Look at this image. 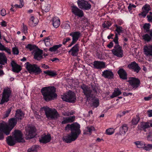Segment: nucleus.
<instances>
[{
    "label": "nucleus",
    "mask_w": 152,
    "mask_h": 152,
    "mask_svg": "<svg viewBox=\"0 0 152 152\" xmlns=\"http://www.w3.org/2000/svg\"><path fill=\"white\" fill-rule=\"evenodd\" d=\"M18 120L15 118H11L9 120L8 124L4 121L1 123L4 125V126L7 130V133L10 134L11 131L16 125Z\"/></svg>",
    "instance_id": "obj_6"
},
{
    "label": "nucleus",
    "mask_w": 152,
    "mask_h": 152,
    "mask_svg": "<svg viewBox=\"0 0 152 152\" xmlns=\"http://www.w3.org/2000/svg\"><path fill=\"white\" fill-rule=\"evenodd\" d=\"M28 28L27 26L23 24V31L24 34L27 33Z\"/></svg>",
    "instance_id": "obj_56"
},
{
    "label": "nucleus",
    "mask_w": 152,
    "mask_h": 152,
    "mask_svg": "<svg viewBox=\"0 0 152 152\" xmlns=\"http://www.w3.org/2000/svg\"><path fill=\"white\" fill-rule=\"evenodd\" d=\"M44 99L49 102L56 99L57 96L56 93V88L54 86L46 87L43 88L41 90Z\"/></svg>",
    "instance_id": "obj_2"
},
{
    "label": "nucleus",
    "mask_w": 152,
    "mask_h": 152,
    "mask_svg": "<svg viewBox=\"0 0 152 152\" xmlns=\"http://www.w3.org/2000/svg\"><path fill=\"white\" fill-rule=\"evenodd\" d=\"M127 81L129 83L133 88L135 89L140 86V81L138 79L134 77L129 78V80Z\"/></svg>",
    "instance_id": "obj_14"
},
{
    "label": "nucleus",
    "mask_w": 152,
    "mask_h": 152,
    "mask_svg": "<svg viewBox=\"0 0 152 152\" xmlns=\"http://www.w3.org/2000/svg\"><path fill=\"white\" fill-rule=\"evenodd\" d=\"M143 149L146 151H150L152 149V144H148L144 147Z\"/></svg>",
    "instance_id": "obj_51"
},
{
    "label": "nucleus",
    "mask_w": 152,
    "mask_h": 152,
    "mask_svg": "<svg viewBox=\"0 0 152 152\" xmlns=\"http://www.w3.org/2000/svg\"><path fill=\"white\" fill-rule=\"evenodd\" d=\"M127 67L130 69L132 70V71L137 73H138L141 69V68L139 66L138 64L135 61L129 64Z\"/></svg>",
    "instance_id": "obj_15"
},
{
    "label": "nucleus",
    "mask_w": 152,
    "mask_h": 152,
    "mask_svg": "<svg viewBox=\"0 0 152 152\" xmlns=\"http://www.w3.org/2000/svg\"><path fill=\"white\" fill-rule=\"evenodd\" d=\"M35 46L32 45L30 44H29L26 46V48L29 49L30 51H31L34 48Z\"/></svg>",
    "instance_id": "obj_53"
},
{
    "label": "nucleus",
    "mask_w": 152,
    "mask_h": 152,
    "mask_svg": "<svg viewBox=\"0 0 152 152\" xmlns=\"http://www.w3.org/2000/svg\"><path fill=\"white\" fill-rule=\"evenodd\" d=\"M150 127V123L148 122H142L140 123V126H138V129L140 130H143L146 132V129Z\"/></svg>",
    "instance_id": "obj_26"
},
{
    "label": "nucleus",
    "mask_w": 152,
    "mask_h": 152,
    "mask_svg": "<svg viewBox=\"0 0 152 152\" xmlns=\"http://www.w3.org/2000/svg\"><path fill=\"white\" fill-rule=\"evenodd\" d=\"M12 107H10V108H8L6 111V113L4 115V118H5L8 117L11 111L12 110Z\"/></svg>",
    "instance_id": "obj_48"
},
{
    "label": "nucleus",
    "mask_w": 152,
    "mask_h": 152,
    "mask_svg": "<svg viewBox=\"0 0 152 152\" xmlns=\"http://www.w3.org/2000/svg\"><path fill=\"white\" fill-rule=\"evenodd\" d=\"M12 135L18 142H25V140L23 137V134L19 130H15L12 132Z\"/></svg>",
    "instance_id": "obj_12"
},
{
    "label": "nucleus",
    "mask_w": 152,
    "mask_h": 152,
    "mask_svg": "<svg viewBox=\"0 0 152 152\" xmlns=\"http://www.w3.org/2000/svg\"><path fill=\"white\" fill-rule=\"evenodd\" d=\"M148 113L149 117H151L152 116V110L148 111Z\"/></svg>",
    "instance_id": "obj_64"
},
{
    "label": "nucleus",
    "mask_w": 152,
    "mask_h": 152,
    "mask_svg": "<svg viewBox=\"0 0 152 152\" xmlns=\"http://www.w3.org/2000/svg\"><path fill=\"white\" fill-rule=\"evenodd\" d=\"M61 98L64 101L74 103L76 100L75 93L70 91L61 96Z\"/></svg>",
    "instance_id": "obj_5"
},
{
    "label": "nucleus",
    "mask_w": 152,
    "mask_h": 152,
    "mask_svg": "<svg viewBox=\"0 0 152 152\" xmlns=\"http://www.w3.org/2000/svg\"><path fill=\"white\" fill-rule=\"evenodd\" d=\"M92 90L90 87L84 84L80 86V88L83 90V93L87 98V100H90L91 97H92L93 95L96 94L98 89L97 86L94 85H91Z\"/></svg>",
    "instance_id": "obj_3"
},
{
    "label": "nucleus",
    "mask_w": 152,
    "mask_h": 152,
    "mask_svg": "<svg viewBox=\"0 0 152 152\" xmlns=\"http://www.w3.org/2000/svg\"><path fill=\"white\" fill-rule=\"evenodd\" d=\"M12 67V71L16 73H18L21 69V66L16 64L14 61H12L11 63Z\"/></svg>",
    "instance_id": "obj_21"
},
{
    "label": "nucleus",
    "mask_w": 152,
    "mask_h": 152,
    "mask_svg": "<svg viewBox=\"0 0 152 152\" xmlns=\"http://www.w3.org/2000/svg\"><path fill=\"white\" fill-rule=\"evenodd\" d=\"M79 48V45L77 44L71 48L68 52L71 53V54L73 56H76L78 54Z\"/></svg>",
    "instance_id": "obj_18"
},
{
    "label": "nucleus",
    "mask_w": 152,
    "mask_h": 152,
    "mask_svg": "<svg viewBox=\"0 0 152 152\" xmlns=\"http://www.w3.org/2000/svg\"><path fill=\"white\" fill-rule=\"evenodd\" d=\"M62 45L59 44L54 45L53 47L50 48L49 49V51L51 52L56 51L58 48L61 47Z\"/></svg>",
    "instance_id": "obj_42"
},
{
    "label": "nucleus",
    "mask_w": 152,
    "mask_h": 152,
    "mask_svg": "<svg viewBox=\"0 0 152 152\" xmlns=\"http://www.w3.org/2000/svg\"><path fill=\"white\" fill-rule=\"evenodd\" d=\"M115 44V46L117 45H119L118 42V37L117 33H115V38L113 40Z\"/></svg>",
    "instance_id": "obj_50"
},
{
    "label": "nucleus",
    "mask_w": 152,
    "mask_h": 152,
    "mask_svg": "<svg viewBox=\"0 0 152 152\" xmlns=\"http://www.w3.org/2000/svg\"><path fill=\"white\" fill-rule=\"evenodd\" d=\"M147 140L149 141H152V135L148 134L147 137Z\"/></svg>",
    "instance_id": "obj_61"
},
{
    "label": "nucleus",
    "mask_w": 152,
    "mask_h": 152,
    "mask_svg": "<svg viewBox=\"0 0 152 152\" xmlns=\"http://www.w3.org/2000/svg\"><path fill=\"white\" fill-rule=\"evenodd\" d=\"M95 129L92 126H88L84 130V134H91L92 132Z\"/></svg>",
    "instance_id": "obj_32"
},
{
    "label": "nucleus",
    "mask_w": 152,
    "mask_h": 152,
    "mask_svg": "<svg viewBox=\"0 0 152 152\" xmlns=\"http://www.w3.org/2000/svg\"><path fill=\"white\" fill-rule=\"evenodd\" d=\"M140 120V118L139 116L137 115L136 117L132 119V123L134 125H136L137 124Z\"/></svg>",
    "instance_id": "obj_46"
},
{
    "label": "nucleus",
    "mask_w": 152,
    "mask_h": 152,
    "mask_svg": "<svg viewBox=\"0 0 152 152\" xmlns=\"http://www.w3.org/2000/svg\"><path fill=\"white\" fill-rule=\"evenodd\" d=\"M136 6L134 4H132L130 3L129 4V6L128 7V9L129 11H130L132 10V8H135Z\"/></svg>",
    "instance_id": "obj_55"
},
{
    "label": "nucleus",
    "mask_w": 152,
    "mask_h": 152,
    "mask_svg": "<svg viewBox=\"0 0 152 152\" xmlns=\"http://www.w3.org/2000/svg\"><path fill=\"white\" fill-rule=\"evenodd\" d=\"M114 132V129L112 128L108 129L106 130V132L107 134L110 135L113 134Z\"/></svg>",
    "instance_id": "obj_49"
},
{
    "label": "nucleus",
    "mask_w": 152,
    "mask_h": 152,
    "mask_svg": "<svg viewBox=\"0 0 152 152\" xmlns=\"http://www.w3.org/2000/svg\"><path fill=\"white\" fill-rule=\"evenodd\" d=\"M140 142L139 141H137L134 142L135 144L137 145V147L139 148H142V146H140Z\"/></svg>",
    "instance_id": "obj_62"
},
{
    "label": "nucleus",
    "mask_w": 152,
    "mask_h": 152,
    "mask_svg": "<svg viewBox=\"0 0 152 152\" xmlns=\"http://www.w3.org/2000/svg\"><path fill=\"white\" fill-rule=\"evenodd\" d=\"M51 140V136L50 134L42 136L39 138V141L41 143H46L49 142Z\"/></svg>",
    "instance_id": "obj_25"
},
{
    "label": "nucleus",
    "mask_w": 152,
    "mask_h": 152,
    "mask_svg": "<svg viewBox=\"0 0 152 152\" xmlns=\"http://www.w3.org/2000/svg\"><path fill=\"white\" fill-rule=\"evenodd\" d=\"M117 73L121 79L124 80L127 79V72L123 69H119Z\"/></svg>",
    "instance_id": "obj_24"
},
{
    "label": "nucleus",
    "mask_w": 152,
    "mask_h": 152,
    "mask_svg": "<svg viewBox=\"0 0 152 152\" xmlns=\"http://www.w3.org/2000/svg\"><path fill=\"white\" fill-rule=\"evenodd\" d=\"M24 114L20 109H18L16 111L15 118L17 120H21L23 118Z\"/></svg>",
    "instance_id": "obj_27"
},
{
    "label": "nucleus",
    "mask_w": 152,
    "mask_h": 152,
    "mask_svg": "<svg viewBox=\"0 0 152 152\" xmlns=\"http://www.w3.org/2000/svg\"><path fill=\"white\" fill-rule=\"evenodd\" d=\"M26 68L28 71L30 73L34 72L36 75H38L42 72L41 69L37 64H31L28 62L25 63Z\"/></svg>",
    "instance_id": "obj_7"
},
{
    "label": "nucleus",
    "mask_w": 152,
    "mask_h": 152,
    "mask_svg": "<svg viewBox=\"0 0 152 152\" xmlns=\"http://www.w3.org/2000/svg\"><path fill=\"white\" fill-rule=\"evenodd\" d=\"M114 26L116 27L115 31L117 32L116 33H117L118 35H120V33L123 32V30L122 27L118 26L116 24L114 25Z\"/></svg>",
    "instance_id": "obj_40"
},
{
    "label": "nucleus",
    "mask_w": 152,
    "mask_h": 152,
    "mask_svg": "<svg viewBox=\"0 0 152 152\" xmlns=\"http://www.w3.org/2000/svg\"><path fill=\"white\" fill-rule=\"evenodd\" d=\"M150 24L149 23H145L143 25V28L145 30V32H149Z\"/></svg>",
    "instance_id": "obj_44"
},
{
    "label": "nucleus",
    "mask_w": 152,
    "mask_h": 152,
    "mask_svg": "<svg viewBox=\"0 0 152 152\" xmlns=\"http://www.w3.org/2000/svg\"><path fill=\"white\" fill-rule=\"evenodd\" d=\"M69 35L72 37V41L68 47H71L76 43L81 36V34L80 31L72 32L69 34Z\"/></svg>",
    "instance_id": "obj_13"
},
{
    "label": "nucleus",
    "mask_w": 152,
    "mask_h": 152,
    "mask_svg": "<svg viewBox=\"0 0 152 152\" xmlns=\"http://www.w3.org/2000/svg\"><path fill=\"white\" fill-rule=\"evenodd\" d=\"M37 22V19L35 18L33 16H32L30 19L29 24L31 26H34L36 25Z\"/></svg>",
    "instance_id": "obj_34"
},
{
    "label": "nucleus",
    "mask_w": 152,
    "mask_h": 152,
    "mask_svg": "<svg viewBox=\"0 0 152 152\" xmlns=\"http://www.w3.org/2000/svg\"><path fill=\"white\" fill-rule=\"evenodd\" d=\"M44 72L51 77H54L57 75L56 72L54 71L48 70L44 71Z\"/></svg>",
    "instance_id": "obj_41"
},
{
    "label": "nucleus",
    "mask_w": 152,
    "mask_h": 152,
    "mask_svg": "<svg viewBox=\"0 0 152 152\" xmlns=\"http://www.w3.org/2000/svg\"><path fill=\"white\" fill-rule=\"evenodd\" d=\"M45 111L47 118L52 119H57L59 117V115L55 109H52L47 107H44L42 108Z\"/></svg>",
    "instance_id": "obj_4"
},
{
    "label": "nucleus",
    "mask_w": 152,
    "mask_h": 152,
    "mask_svg": "<svg viewBox=\"0 0 152 152\" xmlns=\"http://www.w3.org/2000/svg\"><path fill=\"white\" fill-rule=\"evenodd\" d=\"M72 12L75 15L80 18L82 17L84 15L83 12L75 5L71 6Z\"/></svg>",
    "instance_id": "obj_16"
},
{
    "label": "nucleus",
    "mask_w": 152,
    "mask_h": 152,
    "mask_svg": "<svg viewBox=\"0 0 152 152\" xmlns=\"http://www.w3.org/2000/svg\"><path fill=\"white\" fill-rule=\"evenodd\" d=\"M93 65L94 68L97 69H101L105 67V64L103 61H94Z\"/></svg>",
    "instance_id": "obj_20"
},
{
    "label": "nucleus",
    "mask_w": 152,
    "mask_h": 152,
    "mask_svg": "<svg viewBox=\"0 0 152 152\" xmlns=\"http://www.w3.org/2000/svg\"><path fill=\"white\" fill-rule=\"evenodd\" d=\"M7 130L4 126L3 124L0 123V140H3L4 138V134L8 135L10 134H7Z\"/></svg>",
    "instance_id": "obj_19"
},
{
    "label": "nucleus",
    "mask_w": 152,
    "mask_h": 152,
    "mask_svg": "<svg viewBox=\"0 0 152 152\" xmlns=\"http://www.w3.org/2000/svg\"><path fill=\"white\" fill-rule=\"evenodd\" d=\"M7 63V58L3 53H0V64L5 65Z\"/></svg>",
    "instance_id": "obj_31"
},
{
    "label": "nucleus",
    "mask_w": 152,
    "mask_h": 152,
    "mask_svg": "<svg viewBox=\"0 0 152 152\" xmlns=\"http://www.w3.org/2000/svg\"><path fill=\"white\" fill-rule=\"evenodd\" d=\"M148 22L152 23V16L148 15L147 16Z\"/></svg>",
    "instance_id": "obj_60"
},
{
    "label": "nucleus",
    "mask_w": 152,
    "mask_h": 152,
    "mask_svg": "<svg viewBox=\"0 0 152 152\" xmlns=\"http://www.w3.org/2000/svg\"><path fill=\"white\" fill-rule=\"evenodd\" d=\"M151 10V7L149 5L146 4L142 8V12L139 14V15H142L143 18H145L147 14Z\"/></svg>",
    "instance_id": "obj_17"
},
{
    "label": "nucleus",
    "mask_w": 152,
    "mask_h": 152,
    "mask_svg": "<svg viewBox=\"0 0 152 152\" xmlns=\"http://www.w3.org/2000/svg\"><path fill=\"white\" fill-rule=\"evenodd\" d=\"M75 117L73 116L69 117H63V120L61 122L62 124H65L73 122L75 119Z\"/></svg>",
    "instance_id": "obj_28"
},
{
    "label": "nucleus",
    "mask_w": 152,
    "mask_h": 152,
    "mask_svg": "<svg viewBox=\"0 0 152 152\" xmlns=\"http://www.w3.org/2000/svg\"><path fill=\"white\" fill-rule=\"evenodd\" d=\"M62 28L65 29H69L70 28V26L68 23H64L62 24Z\"/></svg>",
    "instance_id": "obj_52"
},
{
    "label": "nucleus",
    "mask_w": 152,
    "mask_h": 152,
    "mask_svg": "<svg viewBox=\"0 0 152 152\" xmlns=\"http://www.w3.org/2000/svg\"><path fill=\"white\" fill-rule=\"evenodd\" d=\"M12 94L10 88H7L4 89L2 93V96L0 104H2L9 100V98Z\"/></svg>",
    "instance_id": "obj_8"
},
{
    "label": "nucleus",
    "mask_w": 152,
    "mask_h": 152,
    "mask_svg": "<svg viewBox=\"0 0 152 152\" xmlns=\"http://www.w3.org/2000/svg\"><path fill=\"white\" fill-rule=\"evenodd\" d=\"M14 6L16 8H21L23 6V4L18 5L15 4L14 5Z\"/></svg>",
    "instance_id": "obj_63"
},
{
    "label": "nucleus",
    "mask_w": 152,
    "mask_h": 152,
    "mask_svg": "<svg viewBox=\"0 0 152 152\" xmlns=\"http://www.w3.org/2000/svg\"><path fill=\"white\" fill-rule=\"evenodd\" d=\"M121 91L118 88H115L113 92L110 97L111 98H113L121 94Z\"/></svg>",
    "instance_id": "obj_35"
},
{
    "label": "nucleus",
    "mask_w": 152,
    "mask_h": 152,
    "mask_svg": "<svg viewBox=\"0 0 152 152\" xmlns=\"http://www.w3.org/2000/svg\"><path fill=\"white\" fill-rule=\"evenodd\" d=\"M6 141L7 144L11 146L14 145L16 142H18L14 137L11 136L7 137Z\"/></svg>",
    "instance_id": "obj_23"
},
{
    "label": "nucleus",
    "mask_w": 152,
    "mask_h": 152,
    "mask_svg": "<svg viewBox=\"0 0 152 152\" xmlns=\"http://www.w3.org/2000/svg\"><path fill=\"white\" fill-rule=\"evenodd\" d=\"M50 7L51 5L50 4L45 3L42 4V9L43 11H44L45 12H47L50 10Z\"/></svg>",
    "instance_id": "obj_37"
},
{
    "label": "nucleus",
    "mask_w": 152,
    "mask_h": 152,
    "mask_svg": "<svg viewBox=\"0 0 152 152\" xmlns=\"http://www.w3.org/2000/svg\"><path fill=\"white\" fill-rule=\"evenodd\" d=\"M3 50L5 51L9 54H11V50L10 49L8 48H6L5 47L4 48V50Z\"/></svg>",
    "instance_id": "obj_57"
},
{
    "label": "nucleus",
    "mask_w": 152,
    "mask_h": 152,
    "mask_svg": "<svg viewBox=\"0 0 152 152\" xmlns=\"http://www.w3.org/2000/svg\"><path fill=\"white\" fill-rule=\"evenodd\" d=\"M26 138L27 140L33 138L36 135V129L35 126L29 125L26 130Z\"/></svg>",
    "instance_id": "obj_9"
},
{
    "label": "nucleus",
    "mask_w": 152,
    "mask_h": 152,
    "mask_svg": "<svg viewBox=\"0 0 152 152\" xmlns=\"http://www.w3.org/2000/svg\"><path fill=\"white\" fill-rule=\"evenodd\" d=\"M80 127V125L76 123L67 124L65 127V130H70L71 132L64 136L62 138L63 140L67 143L75 141L81 133Z\"/></svg>",
    "instance_id": "obj_1"
},
{
    "label": "nucleus",
    "mask_w": 152,
    "mask_h": 152,
    "mask_svg": "<svg viewBox=\"0 0 152 152\" xmlns=\"http://www.w3.org/2000/svg\"><path fill=\"white\" fill-rule=\"evenodd\" d=\"M12 52L14 54L18 55L19 53V51L18 49L16 47L12 48Z\"/></svg>",
    "instance_id": "obj_54"
},
{
    "label": "nucleus",
    "mask_w": 152,
    "mask_h": 152,
    "mask_svg": "<svg viewBox=\"0 0 152 152\" xmlns=\"http://www.w3.org/2000/svg\"><path fill=\"white\" fill-rule=\"evenodd\" d=\"M39 148V147L38 145H33L29 148L27 151V152H37Z\"/></svg>",
    "instance_id": "obj_39"
},
{
    "label": "nucleus",
    "mask_w": 152,
    "mask_h": 152,
    "mask_svg": "<svg viewBox=\"0 0 152 152\" xmlns=\"http://www.w3.org/2000/svg\"><path fill=\"white\" fill-rule=\"evenodd\" d=\"M112 52L114 55L118 57L122 58L124 56L123 51L122 47L120 45L115 46L114 48L112 50Z\"/></svg>",
    "instance_id": "obj_11"
},
{
    "label": "nucleus",
    "mask_w": 152,
    "mask_h": 152,
    "mask_svg": "<svg viewBox=\"0 0 152 152\" xmlns=\"http://www.w3.org/2000/svg\"><path fill=\"white\" fill-rule=\"evenodd\" d=\"M129 112V110H126L123 111H120L119 113L117 114V116L118 117L121 118L122 116L125 115L126 113H128Z\"/></svg>",
    "instance_id": "obj_47"
},
{
    "label": "nucleus",
    "mask_w": 152,
    "mask_h": 152,
    "mask_svg": "<svg viewBox=\"0 0 152 152\" xmlns=\"http://www.w3.org/2000/svg\"><path fill=\"white\" fill-rule=\"evenodd\" d=\"M1 14L2 16H4L6 15V10L4 9H2L1 11Z\"/></svg>",
    "instance_id": "obj_58"
},
{
    "label": "nucleus",
    "mask_w": 152,
    "mask_h": 152,
    "mask_svg": "<svg viewBox=\"0 0 152 152\" xmlns=\"http://www.w3.org/2000/svg\"><path fill=\"white\" fill-rule=\"evenodd\" d=\"M77 2L78 7L82 9L88 10L91 8L90 4L86 1L78 0Z\"/></svg>",
    "instance_id": "obj_10"
},
{
    "label": "nucleus",
    "mask_w": 152,
    "mask_h": 152,
    "mask_svg": "<svg viewBox=\"0 0 152 152\" xmlns=\"http://www.w3.org/2000/svg\"><path fill=\"white\" fill-rule=\"evenodd\" d=\"M89 100H87L89 102ZM91 100L92 103V106H94V107H97L99 105V99L97 98L94 97H91L90 100Z\"/></svg>",
    "instance_id": "obj_33"
},
{
    "label": "nucleus",
    "mask_w": 152,
    "mask_h": 152,
    "mask_svg": "<svg viewBox=\"0 0 152 152\" xmlns=\"http://www.w3.org/2000/svg\"><path fill=\"white\" fill-rule=\"evenodd\" d=\"M112 25V23L110 21H107L104 22L102 26L104 28L108 29L109 27Z\"/></svg>",
    "instance_id": "obj_45"
},
{
    "label": "nucleus",
    "mask_w": 152,
    "mask_h": 152,
    "mask_svg": "<svg viewBox=\"0 0 152 152\" xmlns=\"http://www.w3.org/2000/svg\"><path fill=\"white\" fill-rule=\"evenodd\" d=\"M143 39L147 42H150L152 39L150 35L148 34H146L142 36Z\"/></svg>",
    "instance_id": "obj_43"
},
{
    "label": "nucleus",
    "mask_w": 152,
    "mask_h": 152,
    "mask_svg": "<svg viewBox=\"0 0 152 152\" xmlns=\"http://www.w3.org/2000/svg\"><path fill=\"white\" fill-rule=\"evenodd\" d=\"M42 51L38 49L36 50L34 54V58L37 60H40L42 58Z\"/></svg>",
    "instance_id": "obj_29"
},
{
    "label": "nucleus",
    "mask_w": 152,
    "mask_h": 152,
    "mask_svg": "<svg viewBox=\"0 0 152 152\" xmlns=\"http://www.w3.org/2000/svg\"><path fill=\"white\" fill-rule=\"evenodd\" d=\"M143 50L145 55L147 56L152 57V45L144 46Z\"/></svg>",
    "instance_id": "obj_22"
},
{
    "label": "nucleus",
    "mask_w": 152,
    "mask_h": 152,
    "mask_svg": "<svg viewBox=\"0 0 152 152\" xmlns=\"http://www.w3.org/2000/svg\"><path fill=\"white\" fill-rule=\"evenodd\" d=\"M102 75L105 78L111 79L113 77V74L111 71L106 70L102 72Z\"/></svg>",
    "instance_id": "obj_30"
},
{
    "label": "nucleus",
    "mask_w": 152,
    "mask_h": 152,
    "mask_svg": "<svg viewBox=\"0 0 152 152\" xmlns=\"http://www.w3.org/2000/svg\"><path fill=\"white\" fill-rule=\"evenodd\" d=\"M60 21L57 17H54L53 19V26L56 28H58L60 24Z\"/></svg>",
    "instance_id": "obj_36"
},
{
    "label": "nucleus",
    "mask_w": 152,
    "mask_h": 152,
    "mask_svg": "<svg viewBox=\"0 0 152 152\" xmlns=\"http://www.w3.org/2000/svg\"><path fill=\"white\" fill-rule=\"evenodd\" d=\"M113 44L112 42H110V43L107 45V47L109 48H111L113 46Z\"/></svg>",
    "instance_id": "obj_59"
},
{
    "label": "nucleus",
    "mask_w": 152,
    "mask_h": 152,
    "mask_svg": "<svg viewBox=\"0 0 152 152\" xmlns=\"http://www.w3.org/2000/svg\"><path fill=\"white\" fill-rule=\"evenodd\" d=\"M128 130V127L126 124L123 125L120 129L119 133L120 134H125Z\"/></svg>",
    "instance_id": "obj_38"
}]
</instances>
